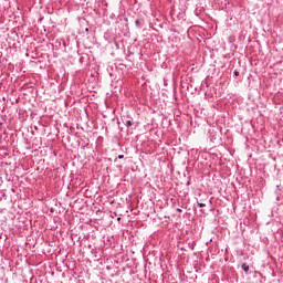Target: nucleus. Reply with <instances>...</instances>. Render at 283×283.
<instances>
[{"instance_id": "3", "label": "nucleus", "mask_w": 283, "mask_h": 283, "mask_svg": "<svg viewBox=\"0 0 283 283\" xmlns=\"http://www.w3.org/2000/svg\"><path fill=\"white\" fill-rule=\"evenodd\" d=\"M234 75H235V76H240V72L234 71Z\"/></svg>"}, {"instance_id": "6", "label": "nucleus", "mask_w": 283, "mask_h": 283, "mask_svg": "<svg viewBox=\"0 0 283 283\" xmlns=\"http://www.w3.org/2000/svg\"><path fill=\"white\" fill-rule=\"evenodd\" d=\"M136 23H140V21H139V20H136Z\"/></svg>"}, {"instance_id": "7", "label": "nucleus", "mask_w": 283, "mask_h": 283, "mask_svg": "<svg viewBox=\"0 0 283 283\" xmlns=\"http://www.w3.org/2000/svg\"><path fill=\"white\" fill-rule=\"evenodd\" d=\"M177 211H182V210H180V209H177Z\"/></svg>"}, {"instance_id": "2", "label": "nucleus", "mask_w": 283, "mask_h": 283, "mask_svg": "<svg viewBox=\"0 0 283 283\" xmlns=\"http://www.w3.org/2000/svg\"><path fill=\"white\" fill-rule=\"evenodd\" d=\"M132 125H134V123L132 120L126 122V127H132Z\"/></svg>"}, {"instance_id": "1", "label": "nucleus", "mask_w": 283, "mask_h": 283, "mask_svg": "<svg viewBox=\"0 0 283 283\" xmlns=\"http://www.w3.org/2000/svg\"><path fill=\"white\" fill-rule=\"evenodd\" d=\"M242 270L245 272V273H249V265L247 263H243L242 264Z\"/></svg>"}, {"instance_id": "4", "label": "nucleus", "mask_w": 283, "mask_h": 283, "mask_svg": "<svg viewBox=\"0 0 283 283\" xmlns=\"http://www.w3.org/2000/svg\"><path fill=\"white\" fill-rule=\"evenodd\" d=\"M198 207L202 208V207H206L205 203H198Z\"/></svg>"}, {"instance_id": "5", "label": "nucleus", "mask_w": 283, "mask_h": 283, "mask_svg": "<svg viewBox=\"0 0 283 283\" xmlns=\"http://www.w3.org/2000/svg\"><path fill=\"white\" fill-rule=\"evenodd\" d=\"M118 158H119V159H123V158H125V156H124V155H119Z\"/></svg>"}]
</instances>
